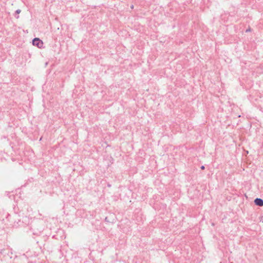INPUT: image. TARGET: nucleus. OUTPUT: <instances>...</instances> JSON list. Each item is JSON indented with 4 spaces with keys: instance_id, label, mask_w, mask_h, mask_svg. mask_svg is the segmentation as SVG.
Masks as SVG:
<instances>
[{
    "instance_id": "f257e3e1",
    "label": "nucleus",
    "mask_w": 263,
    "mask_h": 263,
    "mask_svg": "<svg viewBox=\"0 0 263 263\" xmlns=\"http://www.w3.org/2000/svg\"><path fill=\"white\" fill-rule=\"evenodd\" d=\"M32 44L41 48L43 45V42L39 38H34L32 40Z\"/></svg>"
},
{
    "instance_id": "f03ea898",
    "label": "nucleus",
    "mask_w": 263,
    "mask_h": 263,
    "mask_svg": "<svg viewBox=\"0 0 263 263\" xmlns=\"http://www.w3.org/2000/svg\"><path fill=\"white\" fill-rule=\"evenodd\" d=\"M254 203L255 205L262 206H263V200L261 198H257L254 200Z\"/></svg>"
},
{
    "instance_id": "7ed1b4c3",
    "label": "nucleus",
    "mask_w": 263,
    "mask_h": 263,
    "mask_svg": "<svg viewBox=\"0 0 263 263\" xmlns=\"http://www.w3.org/2000/svg\"><path fill=\"white\" fill-rule=\"evenodd\" d=\"M21 10L20 9H17L15 11V14H14V16L16 18H18L19 17V16H18V14L21 12Z\"/></svg>"
},
{
    "instance_id": "20e7f679",
    "label": "nucleus",
    "mask_w": 263,
    "mask_h": 263,
    "mask_svg": "<svg viewBox=\"0 0 263 263\" xmlns=\"http://www.w3.org/2000/svg\"><path fill=\"white\" fill-rule=\"evenodd\" d=\"M204 168H205L204 166L202 165V166H201V170H204Z\"/></svg>"
},
{
    "instance_id": "39448f33",
    "label": "nucleus",
    "mask_w": 263,
    "mask_h": 263,
    "mask_svg": "<svg viewBox=\"0 0 263 263\" xmlns=\"http://www.w3.org/2000/svg\"><path fill=\"white\" fill-rule=\"evenodd\" d=\"M105 221H107V222H108V221H109L108 220V219H107V217H106V218H105Z\"/></svg>"
},
{
    "instance_id": "423d86ee",
    "label": "nucleus",
    "mask_w": 263,
    "mask_h": 263,
    "mask_svg": "<svg viewBox=\"0 0 263 263\" xmlns=\"http://www.w3.org/2000/svg\"><path fill=\"white\" fill-rule=\"evenodd\" d=\"M250 31V29H247V30H246V32Z\"/></svg>"
},
{
    "instance_id": "0eeeda50",
    "label": "nucleus",
    "mask_w": 263,
    "mask_h": 263,
    "mask_svg": "<svg viewBox=\"0 0 263 263\" xmlns=\"http://www.w3.org/2000/svg\"><path fill=\"white\" fill-rule=\"evenodd\" d=\"M131 8L133 9V8H134V6H133V5H132V6H131Z\"/></svg>"
},
{
    "instance_id": "6e6552de",
    "label": "nucleus",
    "mask_w": 263,
    "mask_h": 263,
    "mask_svg": "<svg viewBox=\"0 0 263 263\" xmlns=\"http://www.w3.org/2000/svg\"><path fill=\"white\" fill-rule=\"evenodd\" d=\"M230 263H233V262H231Z\"/></svg>"
}]
</instances>
